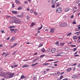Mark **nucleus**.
I'll use <instances>...</instances> for the list:
<instances>
[{
    "label": "nucleus",
    "mask_w": 80,
    "mask_h": 80,
    "mask_svg": "<svg viewBox=\"0 0 80 80\" xmlns=\"http://www.w3.org/2000/svg\"><path fill=\"white\" fill-rule=\"evenodd\" d=\"M45 55H42L40 56V58H42V57H45Z\"/></svg>",
    "instance_id": "4c0bfd02"
},
{
    "label": "nucleus",
    "mask_w": 80,
    "mask_h": 80,
    "mask_svg": "<svg viewBox=\"0 0 80 80\" xmlns=\"http://www.w3.org/2000/svg\"><path fill=\"white\" fill-rule=\"evenodd\" d=\"M71 47H76V45H71Z\"/></svg>",
    "instance_id": "7c9ffc66"
},
{
    "label": "nucleus",
    "mask_w": 80,
    "mask_h": 80,
    "mask_svg": "<svg viewBox=\"0 0 80 80\" xmlns=\"http://www.w3.org/2000/svg\"><path fill=\"white\" fill-rule=\"evenodd\" d=\"M77 77L75 75H74L72 76V78H76Z\"/></svg>",
    "instance_id": "393cba45"
},
{
    "label": "nucleus",
    "mask_w": 80,
    "mask_h": 80,
    "mask_svg": "<svg viewBox=\"0 0 80 80\" xmlns=\"http://www.w3.org/2000/svg\"><path fill=\"white\" fill-rule=\"evenodd\" d=\"M74 65H77V63L74 64L72 65L71 66V67H72V66H74Z\"/></svg>",
    "instance_id": "864d4df0"
},
{
    "label": "nucleus",
    "mask_w": 80,
    "mask_h": 80,
    "mask_svg": "<svg viewBox=\"0 0 80 80\" xmlns=\"http://www.w3.org/2000/svg\"><path fill=\"white\" fill-rule=\"evenodd\" d=\"M16 38L15 37H12V38L10 40L11 42H13L15 40Z\"/></svg>",
    "instance_id": "39448f33"
},
{
    "label": "nucleus",
    "mask_w": 80,
    "mask_h": 80,
    "mask_svg": "<svg viewBox=\"0 0 80 80\" xmlns=\"http://www.w3.org/2000/svg\"><path fill=\"white\" fill-rule=\"evenodd\" d=\"M26 78V77H25L23 76V75H22L21 77V79H23V78Z\"/></svg>",
    "instance_id": "dca6fc26"
},
{
    "label": "nucleus",
    "mask_w": 80,
    "mask_h": 80,
    "mask_svg": "<svg viewBox=\"0 0 80 80\" xmlns=\"http://www.w3.org/2000/svg\"><path fill=\"white\" fill-rule=\"evenodd\" d=\"M56 12H58V13H61L62 12V8H58L56 10Z\"/></svg>",
    "instance_id": "7ed1b4c3"
},
{
    "label": "nucleus",
    "mask_w": 80,
    "mask_h": 80,
    "mask_svg": "<svg viewBox=\"0 0 80 80\" xmlns=\"http://www.w3.org/2000/svg\"><path fill=\"white\" fill-rule=\"evenodd\" d=\"M12 13L14 14H17V12L15 11H12Z\"/></svg>",
    "instance_id": "f3484780"
},
{
    "label": "nucleus",
    "mask_w": 80,
    "mask_h": 80,
    "mask_svg": "<svg viewBox=\"0 0 80 80\" xmlns=\"http://www.w3.org/2000/svg\"><path fill=\"white\" fill-rule=\"evenodd\" d=\"M35 25V23H32V24H31V27H33L34 26V25Z\"/></svg>",
    "instance_id": "4be33fe9"
},
{
    "label": "nucleus",
    "mask_w": 80,
    "mask_h": 80,
    "mask_svg": "<svg viewBox=\"0 0 80 80\" xmlns=\"http://www.w3.org/2000/svg\"><path fill=\"white\" fill-rule=\"evenodd\" d=\"M29 67L28 65L25 64L22 67V68H24V67Z\"/></svg>",
    "instance_id": "9b49d317"
},
{
    "label": "nucleus",
    "mask_w": 80,
    "mask_h": 80,
    "mask_svg": "<svg viewBox=\"0 0 80 80\" xmlns=\"http://www.w3.org/2000/svg\"><path fill=\"white\" fill-rule=\"evenodd\" d=\"M34 12V11L33 10V9H31L30 11V12L31 13H33Z\"/></svg>",
    "instance_id": "f704fd0d"
},
{
    "label": "nucleus",
    "mask_w": 80,
    "mask_h": 80,
    "mask_svg": "<svg viewBox=\"0 0 80 80\" xmlns=\"http://www.w3.org/2000/svg\"><path fill=\"white\" fill-rule=\"evenodd\" d=\"M56 51V49L55 48H53L51 50V53H55Z\"/></svg>",
    "instance_id": "0eeeda50"
},
{
    "label": "nucleus",
    "mask_w": 80,
    "mask_h": 80,
    "mask_svg": "<svg viewBox=\"0 0 80 80\" xmlns=\"http://www.w3.org/2000/svg\"><path fill=\"white\" fill-rule=\"evenodd\" d=\"M10 30L11 32H13V31H14L15 30V29L13 28V29H10Z\"/></svg>",
    "instance_id": "473e14b6"
},
{
    "label": "nucleus",
    "mask_w": 80,
    "mask_h": 80,
    "mask_svg": "<svg viewBox=\"0 0 80 80\" xmlns=\"http://www.w3.org/2000/svg\"><path fill=\"white\" fill-rule=\"evenodd\" d=\"M63 76H61L60 78V80L62 79V78H63Z\"/></svg>",
    "instance_id": "49530a36"
},
{
    "label": "nucleus",
    "mask_w": 80,
    "mask_h": 80,
    "mask_svg": "<svg viewBox=\"0 0 80 80\" xmlns=\"http://www.w3.org/2000/svg\"><path fill=\"white\" fill-rule=\"evenodd\" d=\"M21 15H17V17H19L20 18H22V17H23V16H24V13H21Z\"/></svg>",
    "instance_id": "423d86ee"
},
{
    "label": "nucleus",
    "mask_w": 80,
    "mask_h": 80,
    "mask_svg": "<svg viewBox=\"0 0 80 80\" xmlns=\"http://www.w3.org/2000/svg\"><path fill=\"white\" fill-rule=\"evenodd\" d=\"M12 8H15V6H14V3L12 4Z\"/></svg>",
    "instance_id": "e433bc0d"
},
{
    "label": "nucleus",
    "mask_w": 80,
    "mask_h": 80,
    "mask_svg": "<svg viewBox=\"0 0 80 80\" xmlns=\"http://www.w3.org/2000/svg\"><path fill=\"white\" fill-rule=\"evenodd\" d=\"M57 74H58V75H59L60 74V72H58L57 73Z\"/></svg>",
    "instance_id": "de8ad7c7"
},
{
    "label": "nucleus",
    "mask_w": 80,
    "mask_h": 80,
    "mask_svg": "<svg viewBox=\"0 0 80 80\" xmlns=\"http://www.w3.org/2000/svg\"><path fill=\"white\" fill-rule=\"evenodd\" d=\"M65 45V43L63 42H61L60 43V46H63Z\"/></svg>",
    "instance_id": "ddd939ff"
},
{
    "label": "nucleus",
    "mask_w": 80,
    "mask_h": 80,
    "mask_svg": "<svg viewBox=\"0 0 80 80\" xmlns=\"http://www.w3.org/2000/svg\"><path fill=\"white\" fill-rule=\"evenodd\" d=\"M67 25V23L63 22V23H61L60 25V27H65Z\"/></svg>",
    "instance_id": "20e7f679"
},
{
    "label": "nucleus",
    "mask_w": 80,
    "mask_h": 80,
    "mask_svg": "<svg viewBox=\"0 0 80 80\" xmlns=\"http://www.w3.org/2000/svg\"><path fill=\"white\" fill-rule=\"evenodd\" d=\"M4 75H8L9 76V78H12L13 77V75H15L14 73H12L9 72H7L4 73Z\"/></svg>",
    "instance_id": "f03ea898"
},
{
    "label": "nucleus",
    "mask_w": 80,
    "mask_h": 80,
    "mask_svg": "<svg viewBox=\"0 0 80 80\" xmlns=\"http://www.w3.org/2000/svg\"><path fill=\"white\" fill-rule=\"evenodd\" d=\"M58 0H52V3L53 4V3H56V2L57 1H58Z\"/></svg>",
    "instance_id": "f8f14e48"
},
{
    "label": "nucleus",
    "mask_w": 80,
    "mask_h": 80,
    "mask_svg": "<svg viewBox=\"0 0 80 80\" xmlns=\"http://www.w3.org/2000/svg\"><path fill=\"white\" fill-rule=\"evenodd\" d=\"M59 56H61V55H62V54L63 52H59Z\"/></svg>",
    "instance_id": "cd10ccee"
},
{
    "label": "nucleus",
    "mask_w": 80,
    "mask_h": 80,
    "mask_svg": "<svg viewBox=\"0 0 80 80\" xmlns=\"http://www.w3.org/2000/svg\"><path fill=\"white\" fill-rule=\"evenodd\" d=\"M38 60V58H37L36 59H34L33 61V62H35L37 60Z\"/></svg>",
    "instance_id": "c756f323"
},
{
    "label": "nucleus",
    "mask_w": 80,
    "mask_h": 80,
    "mask_svg": "<svg viewBox=\"0 0 80 80\" xmlns=\"http://www.w3.org/2000/svg\"><path fill=\"white\" fill-rule=\"evenodd\" d=\"M74 57H79V55H74Z\"/></svg>",
    "instance_id": "13d9d810"
},
{
    "label": "nucleus",
    "mask_w": 80,
    "mask_h": 80,
    "mask_svg": "<svg viewBox=\"0 0 80 80\" xmlns=\"http://www.w3.org/2000/svg\"><path fill=\"white\" fill-rule=\"evenodd\" d=\"M41 26L38 29V30H41V29H42L43 28V25H42V24H41Z\"/></svg>",
    "instance_id": "4468645a"
},
{
    "label": "nucleus",
    "mask_w": 80,
    "mask_h": 80,
    "mask_svg": "<svg viewBox=\"0 0 80 80\" xmlns=\"http://www.w3.org/2000/svg\"><path fill=\"white\" fill-rule=\"evenodd\" d=\"M17 32H18V29H15L14 30V33H17Z\"/></svg>",
    "instance_id": "5701e85b"
},
{
    "label": "nucleus",
    "mask_w": 80,
    "mask_h": 80,
    "mask_svg": "<svg viewBox=\"0 0 80 80\" xmlns=\"http://www.w3.org/2000/svg\"><path fill=\"white\" fill-rule=\"evenodd\" d=\"M69 50L70 48H69L67 47L65 48V50L66 51H68V50Z\"/></svg>",
    "instance_id": "412c9836"
},
{
    "label": "nucleus",
    "mask_w": 80,
    "mask_h": 80,
    "mask_svg": "<svg viewBox=\"0 0 80 80\" xmlns=\"http://www.w3.org/2000/svg\"><path fill=\"white\" fill-rule=\"evenodd\" d=\"M27 3H28V2L27 1H25L24 2V4H27Z\"/></svg>",
    "instance_id": "ea45409f"
},
{
    "label": "nucleus",
    "mask_w": 80,
    "mask_h": 80,
    "mask_svg": "<svg viewBox=\"0 0 80 80\" xmlns=\"http://www.w3.org/2000/svg\"><path fill=\"white\" fill-rule=\"evenodd\" d=\"M11 67H12V68H15L14 65H12L11 66Z\"/></svg>",
    "instance_id": "79ce46f5"
},
{
    "label": "nucleus",
    "mask_w": 80,
    "mask_h": 80,
    "mask_svg": "<svg viewBox=\"0 0 80 80\" xmlns=\"http://www.w3.org/2000/svg\"><path fill=\"white\" fill-rule=\"evenodd\" d=\"M37 64H38V63L37 62L35 64H32L31 65V66H32V67H33L34 66H35V65H37Z\"/></svg>",
    "instance_id": "b1692460"
},
{
    "label": "nucleus",
    "mask_w": 80,
    "mask_h": 80,
    "mask_svg": "<svg viewBox=\"0 0 80 80\" xmlns=\"http://www.w3.org/2000/svg\"><path fill=\"white\" fill-rule=\"evenodd\" d=\"M50 69H48V68H47L46 70V71H47V72H48V71H49V70H50Z\"/></svg>",
    "instance_id": "052dcab7"
},
{
    "label": "nucleus",
    "mask_w": 80,
    "mask_h": 80,
    "mask_svg": "<svg viewBox=\"0 0 80 80\" xmlns=\"http://www.w3.org/2000/svg\"><path fill=\"white\" fill-rule=\"evenodd\" d=\"M15 2L18 5H19V4H20V1H19L16 0H15Z\"/></svg>",
    "instance_id": "1a4fd4ad"
},
{
    "label": "nucleus",
    "mask_w": 80,
    "mask_h": 80,
    "mask_svg": "<svg viewBox=\"0 0 80 80\" xmlns=\"http://www.w3.org/2000/svg\"><path fill=\"white\" fill-rule=\"evenodd\" d=\"M78 52V51H77L74 54V55H76V54H77V53Z\"/></svg>",
    "instance_id": "5fc2aeb1"
},
{
    "label": "nucleus",
    "mask_w": 80,
    "mask_h": 80,
    "mask_svg": "<svg viewBox=\"0 0 80 80\" xmlns=\"http://www.w3.org/2000/svg\"><path fill=\"white\" fill-rule=\"evenodd\" d=\"M78 29H80V25H78Z\"/></svg>",
    "instance_id": "c03bdc74"
},
{
    "label": "nucleus",
    "mask_w": 80,
    "mask_h": 80,
    "mask_svg": "<svg viewBox=\"0 0 80 80\" xmlns=\"http://www.w3.org/2000/svg\"><path fill=\"white\" fill-rule=\"evenodd\" d=\"M79 2H80V1L77 0L76 1V3L78 4Z\"/></svg>",
    "instance_id": "a19ab883"
},
{
    "label": "nucleus",
    "mask_w": 80,
    "mask_h": 80,
    "mask_svg": "<svg viewBox=\"0 0 80 80\" xmlns=\"http://www.w3.org/2000/svg\"><path fill=\"white\" fill-rule=\"evenodd\" d=\"M45 49L44 48H43L41 50V52L43 53H44V52H45Z\"/></svg>",
    "instance_id": "a211bd4d"
},
{
    "label": "nucleus",
    "mask_w": 80,
    "mask_h": 80,
    "mask_svg": "<svg viewBox=\"0 0 80 80\" xmlns=\"http://www.w3.org/2000/svg\"><path fill=\"white\" fill-rule=\"evenodd\" d=\"M1 32H2V33H5V31H2Z\"/></svg>",
    "instance_id": "680f3d73"
},
{
    "label": "nucleus",
    "mask_w": 80,
    "mask_h": 80,
    "mask_svg": "<svg viewBox=\"0 0 80 80\" xmlns=\"http://www.w3.org/2000/svg\"><path fill=\"white\" fill-rule=\"evenodd\" d=\"M34 15H37V12H34Z\"/></svg>",
    "instance_id": "bf43d9fd"
},
{
    "label": "nucleus",
    "mask_w": 80,
    "mask_h": 80,
    "mask_svg": "<svg viewBox=\"0 0 80 80\" xmlns=\"http://www.w3.org/2000/svg\"><path fill=\"white\" fill-rule=\"evenodd\" d=\"M72 35V32H70L69 34H67V36H70V35Z\"/></svg>",
    "instance_id": "72a5a7b5"
},
{
    "label": "nucleus",
    "mask_w": 80,
    "mask_h": 80,
    "mask_svg": "<svg viewBox=\"0 0 80 80\" xmlns=\"http://www.w3.org/2000/svg\"><path fill=\"white\" fill-rule=\"evenodd\" d=\"M27 19L28 20H29V19H30V18H29V17L28 16H27Z\"/></svg>",
    "instance_id": "09e8293b"
},
{
    "label": "nucleus",
    "mask_w": 80,
    "mask_h": 80,
    "mask_svg": "<svg viewBox=\"0 0 80 80\" xmlns=\"http://www.w3.org/2000/svg\"><path fill=\"white\" fill-rule=\"evenodd\" d=\"M33 80H37V78H34Z\"/></svg>",
    "instance_id": "0e129e2a"
},
{
    "label": "nucleus",
    "mask_w": 80,
    "mask_h": 80,
    "mask_svg": "<svg viewBox=\"0 0 80 80\" xmlns=\"http://www.w3.org/2000/svg\"><path fill=\"white\" fill-rule=\"evenodd\" d=\"M77 50V48H75L73 49V51L75 52V51H76Z\"/></svg>",
    "instance_id": "603ef678"
},
{
    "label": "nucleus",
    "mask_w": 80,
    "mask_h": 80,
    "mask_svg": "<svg viewBox=\"0 0 80 80\" xmlns=\"http://www.w3.org/2000/svg\"><path fill=\"white\" fill-rule=\"evenodd\" d=\"M15 26H9V28H15Z\"/></svg>",
    "instance_id": "c85d7f7f"
},
{
    "label": "nucleus",
    "mask_w": 80,
    "mask_h": 80,
    "mask_svg": "<svg viewBox=\"0 0 80 80\" xmlns=\"http://www.w3.org/2000/svg\"><path fill=\"white\" fill-rule=\"evenodd\" d=\"M18 45V44L17 43H15L11 47H15L17 46Z\"/></svg>",
    "instance_id": "6ab92c4d"
},
{
    "label": "nucleus",
    "mask_w": 80,
    "mask_h": 80,
    "mask_svg": "<svg viewBox=\"0 0 80 80\" xmlns=\"http://www.w3.org/2000/svg\"><path fill=\"white\" fill-rule=\"evenodd\" d=\"M22 7H19L18 8V10H22Z\"/></svg>",
    "instance_id": "bb28decb"
},
{
    "label": "nucleus",
    "mask_w": 80,
    "mask_h": 80,
    "mask_svg": "<svg viewBox=\"0 0 80 80\" xmlns=\"http://www.w3.org/2000/svg\"><path fill=\"white\" fill-rule=\"evenodd\" d=\"M50 65V64L49 63H43V65Z\"/></svg>",
    "instance_id": "aec40b11"
},
{
    "label": "nucleus",
    "mask_w": 80,
    "mask_h": 80,
    "mask_svg": "<svg viewBox=\"0 0 80 80\" xmlns=\"http://www.w3.org/2000/svg\"><path fill=\"white\" fill-rule=\"evenodd\" d=\"M17 53V51H16L15 52H14V53H12V55H15V53Z\"/></svg>",
    "instance_id": "6e6d98bb"
},
{
    "label": "nucleus",
    "mask_w": 80,
    "mask_h": 80,
    "mask_svg": "<svg viewBox=\"0 0 80 80\" xmlns=\"http://www.w3.org/2000/svg\"><path fill=\"white\" fill-rule=\"evenodd\" d=\"M9 39H10V37H8L7 38V39L8 40H9Z\"/></svg>",
    "instance_id": "774afa93"
},
{
    "label": "nucleus",
    "mask_w": 80,
    "mask_h": 80,
    "mask_svg": "<svg viewBox=\"0 0 80 80\" xmlns=\"http://www.w3.org/2000/svg\"><path fill=\"white\" fill-rule=\"evenodd\" d=\"M54 30H55V29L51 28L50 30V32L51 33H53L54 32Z\"/></svg>",
    "instance_id": "6e6552de"
},
{
    "label": "nucleus",
    "mask_w": 80,
    "mask_h": 80,
    "mask_svg": "<svg viewBox=\"0 0 80 80\" xmlns=\"http://www.w3.org/2000/svg\"><path fill=\"white\" fill-rule=\"evenodd\" d=\"M73 39H74V40H75V39H77V36H74L73 37Z\"/></svg>",
    "instance_id": "a878e982"
},
{
    "label": "nucleus",
    "mask_w": 80,
    "mask_h": 80,
    "mask_svg": "<svg viewBox=\"0 0 80 80\" xmlns=\"http://www.w3.org/2000/svg\"><path fill=\"white\" fill-rule=\"evenodd\" d=\"M43 45L42 44L41 45H40L38 47L39 48V47H42V46Z\"/></svg>",
    "instance_id": "4d7b16f0"
},
{
    "label": "nucleus",
    "mask_w": 80,
    "mask_h": 80,
    "mask_svg": "<svg viewBox=\"0 0 80 80\" xmlns=\"http://www.w3.org/2000/svg\"><path fill=\"white\" fill-rule=\"evenodd\" d=\"M72 24H73L74 25H75V24H76V22H72Z\"/></svg>",
    "instance_id": "8fccbe9b"
},
{
    "label": "nucleus",
    "mask_w": 80,
    "mask_h": 80,
    "mask_svg": "<svg viewBox=\"0 0 80 80\" xmlns=\"http://www.w3.org/2000/svg\"><path fill=\"white\" fill-rule=\"evenodd\" d=\"M21 20L17 18V17H11V18L10 23H14L16 24H21Z\"/></svg>",
    "instance_id": "f257e3e1"
},
{
    "label": "nucleus",
    "mask_w": 80,
    "mask_h": 80,
    "mask_svg": "<svg viewBox=\"0 0 80 80\" xmlns=\"http://www.w3.org/2000/svg\"><path fill=\"white\" fill-rule=\"evenodd\" d=\"M27 11H29V10H30V9L29 8H27Z\"/></svg>",
    "instance_id": "69168bd1"
},
{
    "label": "nucleus",
    "mask_w": 80,
    "mask_h": 80,
    "mask_svg": "<svg viewBox=\"0 0 80 80\" xmlns=\"http://www.w3.org/2000/svg\"><path fill=\"white\" fill-rule=\"evenodd\" d=\"M7 55H9V54H6L5 55V57H7Z\"/></svg>",
    "instance_id": "3c124183"
},
{
    "label": "nucleus",
    "mask_w": 80,
    "mask_h": 80,
    "mask_svg": "<svg viewBox=\"0 0 80 80\" xmlns=\"http://www.w3.org/2000/svg\"><path fill=\"white\" fill-rule=\"evenodd\" d=\"M48 62H52V61H53V59H50L48 60Z\"/></svg>",
    "instance_id": "a18cd8bd"
},
{
    "label": "nucleus",
    "mask_w": 80,
    "mask_h": 80,
    "mask_svg": "<svg viewBox=\"0 0 80 80\" xmlns=\"http://www.w3.org/2000/svg\"><path fill=\"white\" fill-rule=\"evenodd\" d=\"M55 4H54L52 6V8H55Z\"/></svg>",
    "instance_id": "58836bf2"
},
{
    "label": "nucleus",
    "mask_w": 80,
    "mask_h": 80,
    "mask_svg": "<svg viewBox=\"0 0 80 80\" xmlns=\"http://www.w3.org/2000/svg\"><path fill=\"white\" fill-rule=\"evenodd\" d=\"M14 65V67L15 68V67H18V65Z\"/></svg>",
    "instance_id": "e2e57ef3"
},
{
    "label": "nucleus",
    "mask_w": 80,
    "mask_h": 80,
    "mask_svg": "<svg viewBox=\"0 0 80 80\" xmlns=\"http://www.w3.org/2000/svg\"><path fill=\"white\" fill-rule=\"evenodd\" d=\"M59 42L58 41H57L55 43V44L56 45H57L58 46L59 44H58Z\"/></svg>",
    "instance_id": "2f4dec72"
},
{
    "label": "nucleus",
    "mask_w": 80,
    "mask_h": 80,
    "mask_svg": "<svg viewBox=\"0 0 80 80\" xmlns=\"http://www.w3.org/2000/svg\"><path fill=\"white\" fill-rule=\"evenodd\" d=\"M60 4H57V5H56V7H59V6H60Z\"/></svg>",
    "instance_id": "37998d69"
},
{
    "label": "nucleus",
    "mask_w": 80,
    "mask_h": 80,
    "mask_svg": "<svg viewBox=\"0 0 80 80\" xmlns=\"http://www.w3.org/2000/svg\"><path fill=\"white\" fill-rule=\"evenodd\" d=\"M71 70H72V68H69L67 69V72H70Z\"/></svg>",
    "instance_id": "9d476101"
},
{
    "label": "nucleus",
    "mask_w": 80,
    "mask_h": 80,
    "mask_svg": "<svg viewBox=\"0 0 80 80\" xmlns=\"http://www.w3.org/2000/svg\"><path fill=\"white\" fill-rule=\"evenodd\" d=\"M70 10V8H66L65 10V12H68Z\"/></svg>",
    "instance_id": "2eb2a0df"
},
{
    "label": "nucleus",
    "mask_w": 80,
    "mask_h": 80,
    "mask_svg": "<svg viewBox=\"0 0 80 80\" xmlns=\"http://www.w3.org/2000/svg\"><path fill=\"white\" fill-rule=\"evenodd\" d=\"M64 73V72H63L61 73V75H63Z\"/></svg>",
    "instance_id": "338daca9"
},
{
    "label": "nucleus",
    "mask_w": 80,
    "mask_h": 80,
    "mask_svg": "<svg viewBox=\"0 0 80 80\" xmlns=\"http://www.w3.org/2000/svg\"><path fill=\"white\" fill-rule=\"evenodd\" d=\"M55 57H58L60 56V55H59V53H58L57 54H56V55H55Z\"/></svg>",
    "instance_id": "c9c22d12"
}]
</instances>
